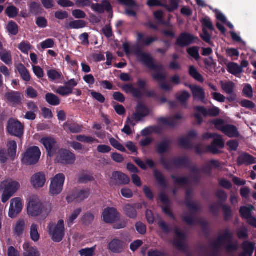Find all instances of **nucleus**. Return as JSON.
Instances as JSON below:
<instances>
[{
  "label": "nucleus",
  "mask_w": 256,
  "mask_h": 256,
  "mask_svg": "<svg viewBox=\"0 0 256 256\" xmlns=\"http://www.w3.org/2000/svg\"><path fill=\"white\" fill-rule=\"evenodd\" d=\"M232 234L228 230H226L222 234H220L218 238L212 244L211 248L215 250L224 247L228 251L236 250L238 244L232 241Z\"/></svg>",
  "instance_id": "nucleus-1"
},
{
  "label": "nucleus",
  "mask_w": 256,
  "mask_h": 256,
  "mask_svg": "<svg viewBox=\"0 0 256 256\" xmlns=\"http://www.w3.org/2000/svg\"><path fill=\"white\" fill-rule=\"evenodd\" d=\"M48 232L52 240L55 242H60L65 236L64 222L63 220H60L57 223L52 222L48 223Z\"/></svg>",
  "instance_id": "nucleus-2"
},
{
  "label": "nucleus",
  "mask_w": 256,
  "mask_h": 256,
  "mask_svg": "<svg viewBox=\"0 0 256 256\" xmlns=\"http://www.w3.org/2000/svg\"><path fill=\"white\" fill-rule=\"evenodd\" d=\"M20 183L12 179L3 181L0 185V191H2V202L6 203L20 188Z\"/></svg>",
  "instance_id": "nucleus-3"
},
{
  "label": "nucleus",
  "mask_w": 256,
  "mask_h": 256,
  "mask_svg": "<svg viewBox=\"0 0 256 256\" xmlns=\"http://www.w3.org/2000/svg\"><path fill=\"white\" fill-rule=\"evenodd\" d=\"M190 190L186 192V205L190 211V214L188 215L186 213H184L182 216L184 220L189 225L194 224L196 222V220L194 216V212L199 209L198 205L190 200Z\"/></svg>",
  "instance_id": "nucleus-4"
},
{
  "label": "nucleus",
  "mask_w": 256,
  "mask_h": 256,
  "mask_svg": "<svg viewBox=\"0 0 256 256\" xmlns=\"http://www.w3.org/2000/svg\"><path fill=\"white\" fill-rule=\"evenodd\" d=\"M40 154V151L38 147H30L23 154L22 162L26 165L36 164L38 162Z\"/></svg>",
  "instance_id": "nucleus-5"
},
{
  "label": "nucleus",
  "mask_w": 256,
  "mask_h": 256,
  "mask_svg": "<svg viewBox=\"0 0 256 256\" xmlns=\"http://www.w3.org/2000/svg\"><path fill=\"white\" fill-rule=\"evenodd\" d=\"M65 180V176L62 174H58L51 179L50 186V193L52 196L60 194L62 189Z\"/></svg>",
  "instance_id": "nucleus-6"
},
{
  "label": "nucleus",
  "mask_w": 256,
  "mask_h": 256,
  "mask_svg": "<svg viewBox=\"0 0 256 256\" xmlns=\"http://www.w3.org/2000/svg\"><path fill=\"white\" fill-rule=\"evenodd\" d=\"M194 110L196 111L194 116L199 124H200L202 122L200 114L204 116H216L220 112V109L216 107H212L207 110L204 106H195Z\"/></svg>",
  "instance_id": "nucleus-7"
},
{
  "label": "nucleus",
  "mask_w": 256,
  "mask_h": 256,
  "mask_svg": "<svg viewBox=\"0 0 256 256\" xmlns=\"http://www.w3.org/2000/svg\"><path fill=\"white\" fill-rule=\"evenodd\" d=\"M7 129L10 134L21 138L24 134V126L17 120L12 118L8 122Z\"/></svg>",
  "instance_id": "nucleus-8"
},
{
  "label": "nucleus",
  "mask_w": 256,
  "mask_h": 256,
  "mask_svg": "<svg viewBox=\"0 0 256 256\" xmlns=\"http://www.w3.org/2000/svg\"><path fill=\"white\" fill-rule=\"evenodd\" d=\"M138 60L146 65L151 70H160L162 69V66L156 65L153 62V59L150 54L144 52L140 50H138L135 52Z\"/></svg>",
  "instance_id": "nucleus-9"
},
{
  "label": "nucleus",
  "mask_w": 256,
  "mask_h": 256,
  "mask_svg": "<svg viewBox=\"0 0 256 256\" xmlns=\"http://www.w3.org/2000/svg\"><path fill=\"white\" fill-rule=\"evenodd\" d=\"M27 210L28 214L32 216L40 214L42 212V205L40 199L35 196L31 197Z\"/></svg>",
  "instance_id": "nucleus-10"
},
{
  "label": "nucleus",
  "mask_w": 256,
  "mask_h": 256,
  "mask_svg": "<svg viewBox=\"0 0 256 256\" xmlns=\"http://www.w3.org/2000/svg\"><path fill=\"white\" fill-rule=\"evenodd\" d=\"M103 220L106 223H114L120 218V214L114 208H108L104 210L102 214Z\"/></svg>",
  "instance_id": "nucleus-11"
},
{
  "label": "nucleus",
  "mask_w": 256,
  "mask_h": 256,
  "mask_svg": "<svg viewBox=\"0 0 256 256\" xmlns=\"http://www.w3.org/2000/svg\"><path fill=\"white\" fill-rule=\"evenodd\" d=\"M75 160V155L66 150H60L56 158V160L58 162L64 164H72L74 162Z\"/></svg>",
  "instance_id": "nucleus-12"
},
{
  "label": "nucleus",
  "mask_w": 256,
  "mask_h": 256,
  "mask_svg": "<svg viewBox=\"0 0 256 256\" xmlns=\"http://www.w3.org/2000/svg\"><path fill=\"white\" fill-rule=\"evenodd\" d=\"M40 142L46 148L50 156H52L58 149L56 140L51 137H44L41 139Z\"/></svg>",
  "instance_id": "nucleus-13"
},
{
  "label": "nucleus",
  "mask_w": 256,
  "mask_h": 256,
  "mask_svg": "<svg viewBox=\"0 0 256 256\" xmlns=\"http://www.w3.org/2000/svg\"><path fill=\"white\" fill-rule=\"evenodd\" d=\"M22 209V200L19 198H12L10 201V205L8 212V216L11 218H16Z\"/></svg>",
  "instance_id": "nucleus-14"
},
{
  "label": "nucleus",
  "mask_w": 256,
  "mask_h": 256,
  "mask_svg": "<svg viewBox=\"0 0 256 256\" xmlns=\"http://www.w3.org/2000/svg\"><path fill=\"white\" fill-rule=\"evenodd\" d=\"M150 113V110L147 106L142 102H138L136 108V112L134 113L132 119L138 122L148 116Z\"/></svg>",
  "instance_id": "nucleus-15"
},
{
  "label": "nucleus",
  "mask_w": 256,
  "mask_h": 256,
  "mask_svg": "<svg viewBox=\"0 0 256 256\" xmlns=\"http://www.w3.org/2000/svg\"><path fill=\"white\" fill-rule=\"evenodd\" d=\"M198 39L197 37L192 34L184 32L178 38L176 44L180 47H184L194 42Z\"/></svg>",
  "instance_id": "nucleus-16"
},
{
  "label": "nucleus",
  "mask_w": 256,
  "mask_h": 256,
  "mask_svg": "<svg viewBox=\"0 0 256 256\" xmlns=\"http://www.w3.org/2000/svg\"><path fill=\"white\" fill-rule=\"evenodd\" d=\"M220 84L222 90L228 94H230L231 96L228 99L230 101H234L236 99V94H234L236 88V84L232 82H220Z\"/></svg>",
  "instance_id": "nucleus-17"
},
{
  "label": "nucleus",
  "mask_w": 256,
  "mask_h": 256,
  "mask_svg": "<svg viewBox=\"0 0 256 256\" xmlns=\"http://www.w3.org/2000/svg\"><path fill=\"white\" fill-rule=\"evenodd\" d=\"M186 159L184 158H181L174 160L171 161L166 160L164 158L160 159V162L168 170L173 169L174 167H179L183 166L186 162Z\"/></svg>",
  "instance_id": "nucleus-18"
},
{
  "label": "nucleus",
  "mask_w": 256,
  "mask_h": 256,
  "mask_svg": "<svg viewBox=\"0 0 256 256\" xmlns=\"http://www.w3.org/2000/svg\"><path fill=\"white\" fill-rule=\"evenodd\" d=\"M46 182V178L44 174L39 172L34 174L30 178V182L32 186L36 188H42Z\"/></svg>",
  "instance_id": "nucleus-19"
},
{
  "label": "nucleus",
  "mask_w": 256,
  "mask_h": 256,
  "mask_svg": "<svg viewBox=\"0 0 256 256\" xmlns=\"http://www.w3.org/2000/svg\"><path fill=\"white\" fill-rule=\"evenodd\" d=\"M194 98L205 103L206 93L203 88L196 85H189Z\"/></svg>",
  "instance_id": "nucleus-20"
},
{
  "label": "nucleus",
  "mask_w": 256,
  "mask_h": 256,
  "mask_svg": "<svg viewBox=\"0 0 256 256\" xmlns=\"http://www.w3.org/2000/svg\"><path fill=\"white\" fill-rule=\"evenodd\" d=\"M124 242L119 239L114 238L108 244V248L112 252L116 254L122 253L124 249Z\"/></svg>",
  "instance_id": "nucleus-21"
},
{
  "label": "nucleus",
  "mask_w": 256,
  "mask_h": 256,
  "mask_svg": "<svg viewBox=\"0 0 256 256\" xmlns=\"http://www.w3.org/2000/svg\"><path fill=\"white\" fill-rule=\"evenodd\" d=\"M184 118V116L180 114H176L174 116L170 118H161L158 119L160 124L170 126H176L179 120Z\"/></svg>",
  "instance_id": "nucleus-22"
},
{
  "label": "nucleus",
  "mask_w": 256,
  "mask_h": 256,
  "mask_svg": "<svg viewBox=\"0 0 256 256\" xmlns=\"http://www.w3.org/2000/svg\"><path fill=\"white\" fill-rule=\"evenodd\" d=\"M214 140L212 146L208 147V150L212 154H216L218 152V148H222L224 145V142L222 136L214 134Z\"/></svg>",
  "instance_id": "nucleus-23"
},
{
  "label": "nucleus",
  "mask_w": 256,
  "mask_h": 256,
  "mask_svg": "<svg viewBox=\"0 0 256 256\" xmlns=\"http://www.w3.org/2000/svg\"><path fill=\"white\" fill-rule=\"evenodd\" d=\"M5 98L12 104H19L21 103L22 95L17 92H10L5 94Z\"/></svg>",
  "instance_id": "nucleus-24"
},
{
  "label": "nucleus",
  "mask_w": 256,
  "mask_h": 256,
  "mask_svg": "<svg viewBox=\"0 0 256 256\" xmlns=\"http://www.w3.org/2000/svg\"><path fill=\"white\" fill-rule=\"evenodd\" d=\"M112 180L118 184H127L130 182V179L126 175L118 172H113Z\"/></svg>",
  "instance_id": "nucleus-25"
},
{
  "label": "nucleus",
  "mask_w": 256,
  "mask_h": 256,
  "mask_svg": "<svg viewBox=\"0 0 256 256\" xmlns=\"http://www.w3.org/2000/svg\"><path fill=\"white\" fill-rule=\"evenodd\" d=\"M91 8L94 11L100 14L104 12L105 10L110 12L112 10L111 5L107 0H104L101 4H92Z\"/></svg>",
  "instance_id": "nucleus-26"
},
{
  "label": "nucleus",
  "mask_w": 256,
  "mask_h": 256,
  "mask_svg": "<svg viewBox=\"0 0 256 256\" xmlns=\"http://www.w3.org/2000/svg\"><path fill=\"white\" fill-rule=\"evenodd\" d=\"M26 221L24 219H20L16 223L14 227V234L17 236H21L26 228Z\"/></svg>",
  "instance_id": "nucleus-27"
},
{
  "label": "nucleus",
  "mask_w": 256,
  "mask_h": 256,
  "mask_svg": "<svg viewBox=\"0 0 256 256\" xmlns=\"http://www.w3.org/2000/svg\"><path fill=\"white\" fill-rule=\"evenodd\" d=\"M28 10L30 14L34 16L41 14L44 11V9L40 4L36 2H32L29 3Z\"/></svg>",
  "instance_id": "nucleus-28"
},
{
  "label": "nucleus",
  "mask_w": 256,
  "mask_h": 256,
  "mask_svg": "<svg viewBox=\"0 0 256 256\" xmlns=\"http://www.w3.org/2000/svg\"><path fill=\"white\" fill-rule=\"evenodd\" d=\"M238 163L239 165H249L256 163V158L247 154H243L240 156L238 158Z\"/></svg>",
  "instance_id": "nucleus-29"
},
{
  "label": "nucleus",
  "mask_w": 256,
  "mask_h": 256,
  "mask_svg": "<svg viewBox=\"0 0 256 256\" xmlns=\"http://www.w3.org/2000/svg\"><path fill=\"white\" fill-rule=\"evenodd\" d=\"M176 238L174 240V244L179 249L183 248L184 246V240L186 238L185 234L182 232L179 228L175 229Z\"/></svg>",
  "instance_id": "nucleus-30"
},
{
  "label": "nucleus",
  "mask_w": 256,
  "mask_h": 256,
  "mask_svg": "<svg viewBox=\"0 0 256 256\" xmlns=\"http://www.w3.org/2000/svg\"><path fill=\"white\" fill-rule=\"evenodd\" d=\"M222 132L230 138H237L240 136L236 127L231 124L226 125Z\"/></svg>",
  "instance_id": "nucleus-31"
},
{
  "label": "nucleus",
  "mask_w": 256,
  "mask_h": 256,
  "mask_svg": "<svg viewBox=\"0 0 256 256\" xmlns=\"http://www.w3.org/2000/svg\"><path fill=\"white\" fill-rule=\"evenodd\" d=\"M24 252V256H40V254L38 250L35 248L31 246L30 244L26 242L23 245Z\"/></svg>",
  "instance_id": "nucleus-32"
},
{
  "label": "nucleus",
  "mask_w": 256,
  "mask_h": 256,
  "mask_svg": "<svg viewBox=\"0 0 256 256\" xmlns=\"http://www.w3.org/2000/svg\"><path fill=\"white\" fill-rule=\"evenodd\" d=\"M81 212L82 209L78 208L72 211L68 215L66 223L68 227H70L73 225Z\"/></svg>",
  "instance_id": "nucleus-33"
},
{
  "label": "nucleus",
  "mask_w": 256,
  "mask_h": 256,
  "mask_svg": "<svg viewBox=\"0 0 256 256\" xmlns=\"http://www.w3.org/2000/svg\"><path fill=\"white\" fill-rule=\"evenodd\" d=\"M7 156L12 160L14 159L16 153L17 144L15 141L10 140L7 144Z\"/></svg>",
  "instance_id": "nucleus-34"
},
{
  "label": "nucleus",
  "mask_w": 256,
  "mask_h": 256,
  "mask_svg": "<svg viewBox=\"0 0 256 256\" xmlns=\"http://www.w3.org/2000/svg\"><path fill=\"white\" fill-rule=\"evenodd\" d=\"M254 244L252 242H245L243 244L244 252L240 256H252L254 249Z\"/></svg>",
  "instance_id": "nucleus-35"
},
{
  "label": "nucleus",
  "mask_w": 256,
  "mask_h": 256,
  "mask_svg": "<svg viewBox=\"0 0 256 256\" xmlns=\"http://www.w3.org/2000/svg\"><path fill=\"white\" fill-rule=\"evenodd\" d=\"M124 214L130 218H135L137 212L135 208L131 204H126L122 208Z\"/></svg>",
  "instance_id": "nucleus-36"
},
{
  "label": "nucleus",
  "mask_w": 256,
  "mask_h": 256,
  "mask_svg": "<svg viewBox=\"0 0 256 256\" xmlns=\"http://www.w3.org/2000/svg\"><path fill=\"white\" fill-rule=\"evenodd\" d=\"M228 72L233 75L237 76L242 72V67L238 64L234 62H230L228 64Z\"/></svg>",
  "instance_id": "nucleus-37"
},
{
  "label": "nucleus",
  "mask_w": 256,
  "mask_h": 256,
  "mask_svg": "<svg viewBox=\"0 0 256 256\" xmlns=\"http://www.w3.org/2000/svg\"><path fill=\"white\" fill-rule=\"evenodd\" d=\"M46 100L48 104L54 106H58L60 102V98L52 93H48L46 95Z\"/></svg>",
  "instance_id": "nucleus-38"
},
{
  "label": "nucleus",
  "mask_w": 256,
  "mask_h": 256,
  "mask_svg": "<svg viewBox=\"0 0 256 256\" xmlns=\"http://www.w3.org/2000/svg\"><path fill=\"white\" fill-rule=\"evenodd\" d=\"M82 126L72 123L66 122L64 124V128L66 131H70L72 133H78L82 130Z\"/></svg>",
  "instance_id": "nucleus-39"
},
{
  "label": "nucleus",
  "mask_w": 256,
  "mask_h": 256,
  "mask_svg": "<svg viewBox=\"0 0 256 256\" xmlns=\"http://www.w3.org/2000/svg\"><path fill=\"white\" fill-rule=\"evenodd\" d=\"M38 228V226L36 224H32L30 228V238L34 242H38L40 238Z\"/></svg>",
  "instance_id": "nucleus-40"
},
{
  "label": "nucleus",
  "mask_w": 256,
  "mask_h": 256,
  "mask_svg": "<svg viewBox=\"0 0 256 256\" xmlns=\"http://www.w3.org/2000/svg\"><path fill=\"white\" fill-rule=\"evenodd\" d=\"M17 69L20 74L22 79L26 82H29L30 80V76L27 69L22 64H18Z\"/></svg>",
  "instance_id": "nucleus-41"
},
{
  "label": "nucleus",
  "mask_w": 256,
  "mask_h": 256,
  "mask_svg": "<svg viewBox=\"0 0 256 256\" xmlns=\"http://www.w3.org/2000/svg\"><path fill=\"white\" fill-rule=\"evenodd\" d=\"M89 196V192L88 190H81L75 192L72 196L77 202H81L87 198Z\"/></svg>",
  "instance_id": "nucleus-42"
},
{
  "label": "nucleus",
  "mask_w": 256,
  "mask_h": 256,
  "mask_svg": "<svg viewBox=\"0 0 256 256\" xmlns=\"http://www.w3.org/2000/svg\"><path fill=\"white\" fill-rule=\"evenodd\" d=\"M54 92L60 96H66L72 94L73 90L72 88L65 86H59Z\"/></svg>",
  "instance_id": "nucleus-43"
},
{
  "label": "nucleus",
  "mask_w": 256,
  "mask_h": 256,
  "mask_svg": "<svg viewBox=\"0 0 256 256\" xmlns=\"http://www.w3.org/2000/svg\"><path fill=\"white\" fill-rule=\"evenodd\" d=\"M254 210V208L252 206H242L240 208V212L242 218L248 219L252 216V212Z\"/></svg>",
  "instance_id": "nucleus-44"
},
{
  "label": "nucleus",
  "mask_w": 256,
  "mask_h": 256,
  "mask_svg": "<svg viewBox=\"0 0 256 256\" xmlns=\"http://www.w3.org/2000/svg\"><path fill=\"white\" fill-rule=\"evenodd\" d=\"M86 22L83 20H74L70 22L68 25V28L70 29H79L85 27Z\"/></svg>",
  "instance_id": "nucleus-45"
},
{
  "label": "nucleus",
  "mask_w": 256,
  "mask_h": 256,
  "mask_svg": "<svg viewBox=\"0 0 256 256\" xmlns=\"http://www.w3.org/2000/svg\"><path fill=\"white\" fill-rule=\"evenodd\" d=\"M0 58L6 64H12V56L9 52L6 50H2L0 52Z\"/></svg>",
  "instance_id": "nucleus-46"
},
{
  "label": "nucleus",
  "mask_w": 256,
  "mask_h": 256,
  "mask_svg": "<svg viewBox=\"0 0 256 256\" xmlns=\"http://www.w3.org/2000/svg\"><path fill=\"white\" fill-rule=\"evenodd\" d=\"M172 179L174 180V184L176 186H183L188 182V179L186 177H180L175 175H172Z\"/></svg>",
  "instance_id": "nucleus-47"
},
{
  "label": "nucleus",
  "mask_w": 256,
  "mask_h": 256,
  "mask_svg": "<svg viewBox=\"0 0 256 256\" xmlns=\"http://www.w3.org/2000/svg\"><path fill=\"white\" fill-rule=\"evenodd\" d=\"M189 73L190 74L195 80L200 82H204V79L202 76L198 72L194 66H190Z\"/></svg>",
  "instance_id": "nucleus-48"
},
{
  "label": "nucleus",
  "mask_w": 256,
  "mask_h": 256,
  "mask_svg": "<svg viewBox=\"0 0 256 256\" xmlns=\"http://www.w3.org/2000/svg\"><path fill=\"white\" fill-rule=\"evenodd\" d=\"M170 148V142L164 140L158 144L157 150L159 154H162L166 152Z\"/></svg>",
  "instance_id": "nucleus-49"
},
{
  "label": "nucleus",
  "mask_w": 256,
  "mask_h": 256,
  "mask_svg": "<svg viewBox=\"0 0 256 256\" xmlns=\"http://www.w3.org/2000/svg\"><path fill=\"white\" fill-rule=\"evenodd\" d=\"M134 120L131 118L128 117L124 128L122 130V132L125 134L130 135L132 134V130L130 126H134L136 124L134 122Z\"/></svg>",
  "instance_id": "nucleus-50"
},
{
  "label": "nucleus",
  "mask_w": 256,
  "mask_h": 256,
  "mask_svg": "<svg viewBox=\"0 0 256 256\" xmlns=\"http://www.w3.org/2000/svg\"><path fill=\"white\" fill-rule=\"evenodd\" d=\"M76 140L80 142L88 144H92L94 142H98V140L92 136H86L84 135H79L76 136Z\"/></svg>",
  "instance_id": "nucleus-51"
},
{
  "label": "nucleus",
  "mask_w": 256,
  "mask_h": 256,
  "mask_svg": "<svg viewBox=\"0 0 256 256\" xmlns=\"http://www.w3.org/2000/svg\"><path fill=\"white\" fill-rule=\"evenodd\" d=\"M48 78L52 81L60 80L62 76V74L56 70H50L47 72Z\"/></svg>",
  "instance_id": "nucleus-52"
},
{
  "label": "nucleus",
  "mask_w": 256,
  "mask_h": 256,
  "mask_svg": "<svg viewBox=\"0 0 256 256\" xmlns=\"http://www.w3.org/2000/svg\"><path fill=\"white\" fill-rule=\"evenodd\" d=\"M180 0H169L168 4H164L163 6L169 12H173L177 10L178 8Z\"/></svg>",
  "instance_id": "nucleus-53"
},
{
  "label": "nucleus",
  "mask_w": 256,
  "mask_h": 256,
  "mask_svg": "<svg viewBox=\"0 0 256 256\" xmlns=\"http://www.w3.org/2000/svg\"><path fill=\"white\" fill-rule=\"evenodd\" d=\"M6 13L9 18H14L18 14V9L14 6H11L6 8Z\"/></svg>",
  "instance_id": "nucleus-54"
},
{
  "label": "nucleus",
  "mask_w": 256,
  "mask_h": 256,
  "mask_svg": "<svg viewBox=\"0 0 256 256\" xmlns=\"http://www.w3.org/2000/svg\"><path fill=\"white\" fill-rule=\"evenodd\" d=\"M96 246L90 248H83L79 250L80 256H94V255Z\"/></svg>",
  "instance_id": "nucleus-55"
},
{
  "label": "nucleus",
  "mask_w": 256,
  "mask_h": 256,
  "mask_svg": "<svg viewBox=\"0 0 256 256\" xmlns=\"http://www.w3.org/2000/svg\"><path fill=\"white\" fill-rule=\"evenodd\" d=\"M8 32L12 35H16L18 32V24L14 22L11 21L8 22L6 27Z\"/></svg>",
  "instance_id": "nucleus-56"
},
{
  "label": "nucleus",
  "mask_w": 256,
  "mask_h": 256,
  "mask_svg": "<svg viewBox=\"0 0 256 256\" xmlns=\"http://www.w3.org/2000/svg\"><path fill=\"white\" fill-rule=\"evenodd\" d=\"M220 166L218 161L216 160H212L208 162L206 166L203 168V170L206 173H210V170L214 168L218 167Z\"/></svg>",
  "instance_id": "nucleus-57"
},
{
  "label": "nucleus",
  "mask_w": 256,
  "mask_h": 256,
  "mask_svg": "<svg viewBox=\"0 0 256 256\" xmlns=\"http://www.w3.org/2000/svg\"><path fill=\"white\" fill-rule=\"evenodd\" d=\"M18 48L22 52L28 54L32 46L29 42H22L19 44Z\"/></svg>",
  "instance_id": "nucleus-58"
},
{
  "label": "nucleus",
  "mask_w": 256,
  "mask_h": 256,
  "mask_svg": "<svg viewBox=\"0 0 256 256\" xmlns=\"http://www.w3.org/2000/svg\"><path fill=\"white\" fill-rule=\"evenodd\" d=\"M110 142L115 148L122 152H126V148L124 147L114 138H110Z\"/></svg>",
  "instance_id": "nucleus-59"
},
{
  "label": "nucleus",
  "mask_w": 256,
  "mask_h": 256,
  "mask_svg": "<svg viewBox=\"0 0 256 256\" xmlns=\"http://www.w3.org/2000/svg\"><path fill=\"white\" fill-rule=\"evenodd\" d=\"M190 96V95L188 92L184 91L181 94H178L176 98L182 104H185Z\"/></svg>",
  "instance_id": "nucleus-60"
},
{
  "label": "nucleus",
  "mask_w": 256,
  "mask_h": 256,
  "mask_svg": "<svg viewBox=\"0 0 256 256\" xmlns=\"http://www.w3.org/2000/svg\"><path fill=\"white\" fill-rule=\"evenodd\" d=\"M154 176L160 185L164 187L166 186V180L163 175L160 172L155 170L154 172Z\"/></svg>",
  "instance_id": "nucleus-61"
},
{
  "label": "nucleus",
  "mask_w": 256,
  "mask_h": 256,
  "mask_svg": "<svg viewBox=\"0 0 256 256\" xmlns=\"http://www.w3.org/2000/svg\"><path fill=\"white\" fill-rule=\"evenodd\" d=\"M188 53L196 60L200 58L198 48L197 47H192L187 50Z\"/></svg>",
  "instance_id": "nucleus-62"
},
{
  "label": "nucleus",
  "mask_w": 256,
  "mask_h": 256,
  "mask_svg": "<svg viewBox=\"0 0 256 256\" xmlns=\"http://www.w3.org/2000/svg\"><path fill=\"white\" fill-rule=\"evenodd\" d=\"M163 70L164 67L162 66V70H156L158 72L152 74L153 78L158 80H164L166 77V74L162 72Z\"/></svg>",
  "instance_id": "nucleus-63"
},
{
  "label": "nucleus",
  "mask_w": 256,
  "mask_h": 256,
  "mask_svg": "<svg viewBox=\"0 0 256 256\" xmlns=\"http://www.w3.org/2000/svg\"><path fill=\"white\" fill-rule=\"evenodd\" d=\"M202 22L203 28H204L205 30L208 28L211 30H214V26L212 24V23L209 18H204Z\"/></svg>",
  "instance_id": "nucleus-64"
}]
</instances>
